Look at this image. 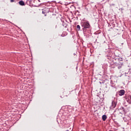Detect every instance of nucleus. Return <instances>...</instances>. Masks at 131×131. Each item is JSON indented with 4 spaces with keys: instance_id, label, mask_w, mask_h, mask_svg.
Returning a JSON list of instances; mask_svg holds the SVG:
<instances>
[{
    "instance_id": "1",
    "label": "nucleus",
    "mask_w": 131,
    "mask_h": 131,
    "mask_svg": "<svg viewBox=\"0 0 131 131\" xmlns=\"http://www.w3.org/2000/svg\"><path fill=\"white\" fill-rule=\"evenodd\" d=\"M81 25L83 32H86V31H88L91 27V25H90V23H89V21L82 22L81 23Z\"/></svg>"
},
{
    "instance_id": "8",
    "label": "nucleus",
    "mask_w": 131,
    "mask_h": 131,
    "mask_svg": "<svg viewBox=\"0 0 131 131\" xmlns=\"http://www.w3.org/2000/svg\"><path fill=\"white\" fill-rule=\"evenodd\" d=\"M18 4L20 5V6H25V3H24L23 1H19Z\"/></svg>"
},
{
    "instance_id": "15",
    "label": "nucleus",
    "mask_w": 131,
    "mask_h": 131,
    "mask_svg": "<svg viewBox=\"0 0 131 131\" xmlns=\"http://www.w3.org/2000/svg\"><path fill=\"white\" fill-rule=\"evenodd\" d=\"M15 1H19V0H10L11 3H14Z\"/></svg>"
},
{
    "instance_id": "10",
    "label": "nucleus",
    "mask_w": 131,
    "mask_h": 131,
    "mask_svg": "<svg viewBox=\"0 0 131 131\" xmlns=\"http://www.w3.org/2000/svg\"><path fill=\"white\" fill-rule=\"evenodd\" d=\"M110 85H111V86L112 88H114V84H113V81H111V85L110 84Z\"/></svg>"
},
{
    "instance_id": "2",
    "label": "nucleus",
    "mask_w": 131,
    "mask_h": 131,
    "mask_svg": "<svg viewBox=\"0 0 131 131\" xmlns=\"http://www.w3.org/2000/svg\"><path fill=\"white\" fill-rule=\"evenodd\" d=\"M114 64L117 67H118V69H120L121 68H122V66H123V63H117V62H115V63H114Z\"/></svg>"
},
{
    "instance_id": "14",
    "label": "nucleus",
    "mask_w": 131,
    "mask_h": 131,
    "mask_svg": "<svg viewBox=\"0 0 131 131\" xmlns=\"http://www.w3.org/2000/svg\"><path fill=\"white\" fill-rule=\"evenodd\" d=\"M110 7L114 6H115V4H110Z\"/></svg>"
},
{
    "instance_id": "7",
    "label": "nucleus",
    "mask_w": 131,
    "mask_h": 131,
    "mask_svg": "<svg viewBox=\"0 0 131 131\" xmlns=\"http://www.w3.org/2000/svg\"><path fill=\"white\" fill-rule=\"evenodd\" d=\"M102 119L103 121H105L106 120V119H107V116L106 115H103L102 116Z\"/></svg>"
},
{
    "instance_id": "4",
    "label": "nucleus",
    "mask_w": 131,
    "mask_h": 131,
    "mask_svg": "<svg viewBox=\"0 0 131 131\" xmlns=\"http://www.w3.org/2000/svg\"><path fill=\"white\" fill-rule=\"evenodd\" d=\"M118 94L119 96L121 97V96H123L124 94H125V91H124V90H121L119 92H118Z\"/></svg>"
},
{
    "instance_id": "19",
    "label": "nucleus",
    "mask_w": 131,
    "mask_h": 131,
    "mask_svg": "<svg viewBox=\"0 0 131 131\" xmlns=\"http://www.w3.org/2000/svg\"><path fill=\"white\" fill-rule=\"evenodd\" d=\"M16 2H17V1H14V3H16Z\"/></svg>"
},
{
    "instance_id": "21",
    "label": "nucleus",
    "mask_w": 131,
    "mask_h": 131,
    "mask_svg": "<svg viewBox=\"0 0 131 131\" xmlns=\"http://www.w3.org/2000/svg\"><path fill=\"white\" fill-rule=\"evenodd\" d=\"M110 57H112V56L110 55Z\"/></svg>"
},
{
    "instance_id": "18",
    "label": "nucleus",
    "mask_w": 131,
    "mask_h": 131,
    "mask_svg": "<svg viewBox=\"0 0 131 131\" xmlns=\"http://www.w3.org/2000/svg\"><path fill=\"white\" fill-rule=\"evenodd\" d=\"M120 61H122V58H120Z\"/></svg>"
},
{
    "instance_id": "11",
    "label": "nucleus",
    "mask_w": 131,
    "mask_h": 131,
    "mask_svg": "<svg viewBox=\"0 0 131 131\" xmlns=\"http://www.w3.org/2000/svg\"><path fill=\"white\" fill-rule=\"evenodd\" d=\"M104 78H105L106 80L108 79L109 76L107 75H104Z\"/></svg>"
},
{
    "instance_id": "17",
    "label": "nucleus",
    "mask_w": 131,
    "mask_h": 131,
    "mask_svg": "<svg viewBox=\"0 0 131 131\" xmlns=\"http://www.w3.org/2000/svg\"><path fill=\"white\" fill-rule=\"evenodd\" d=\"M122 109H123V111L124 112L125 111V109H124V107H122Z\"/></svg>"
},
{
    "instance_id": "6",
    "label": "nucleus",
    "mask_w": 131,
    "mask_h": 131,
    "mask_svg": "<svg viewBox=\"0 0 131 131\" xmlns=\"http://www.w3.org/2000/svg\"><path fill=\"white\" fill-rule=\"evenodd\" d=\"M126 100L127 102H128V103H130V102H131V96L129 95V96H126Z\"/></svg>"
},
{
    "instance_id": "12",
    "label": "nucleus",
    "mask_w": 131,
    "mask_h": 131,
    "mask_svg": "<svg viewBox=\"0 0 131 131\" xmlns=\"http://www.w3.org/2000/svg\"><path fill=\"white\" fill-rule=\"evenodd\" d=\"M77 30L79 31L80 30V26L77 25Z\"/></svg>"
},
{
    "instance_id": "16",
    "label": "nucleus",
    "mask_w": 131,
    "mask_h": 131,
    "mask_svg": "<svg viewBox=\"0 0 131 131\" xmlns=\"http://www.w3.org/2000/svg\"><path fill=\"white\" fill-rule=\"evenodd\" d=\"M105 84H106L105 88H108V84H109V83H107Z\"/></svg>"
},
{
    "instance_id": "5",
    "label": "nucleus",
    "mask_w": 131,
    "mask_h": 131,
    "mask_svg": "<svg viewBox=\"0 0 131 131\" xmlns=\"http://www.w3.org/2000/svg\"><path fill=\"white\" fill-rule=\"evenodd\" d=\"M116 105H117V102H116V101H113L112 102V105L111 106V108L112 109L115 108V107H116Z\"/></svg>"
},
{
    "instance_id": "20",
    "label": "nucleus",
    "mask_w": 131,
    "mask_h": 131,
    "mask_svg": "<svg viewBox=\"0 0 131 131\" xmlns=\"http://www.w3.org/2000/svg\"><path fill=\"white\" fill-rule=\"evenodd\" d=\"M55 28H57V26H55Z\"/></svg>"
},
{
    "instance_id": "3",
    "label": "nucleus",
    "mask_w": 131,
    "mask_h": 131,
    "mask_svg": "<svg viewBox=\"0 0 131 131\" xmlns=\"http://www.w3.org/2000/svg\"><path fill=\"white\" fill-rule=\"evenodd\" d=\"M49 11L50 10L49 9V8H45L42 10V13H43L45 16H47V14L49 13Z\"/></svg>"
},
{
    "instance_id": "13",
    "label": "nucleus",
    "mask_w": 131,
    "mask_h": 131,
    "mask_svg": "<svg viewBox=\"0 0 131 131\" xmlns=\"http://www.w3.org/2000/svg\"><path fill=\"white\" fill-rule=\"evenodd\" d=\"M66 35H67V33L62 34L61 35V36H62V37H63V36H66Z\"/></svg>"
},
{
    "instance_id": "9",
    "label": "nucleus",
    "mask_w": 131,
    "mask_h": 131,
    "mask_svg": "<svg viewBox=\"0 0 131 131\" xmlns=\"http://www.w3.org/2000/svg\"><path fill=\"white\" fill-rule=\"evenodd\" d=\"M110 26H111V28H113L116 26V25L115 23H113L111 25H110Z\"/></svg>"
}]
</instances>
